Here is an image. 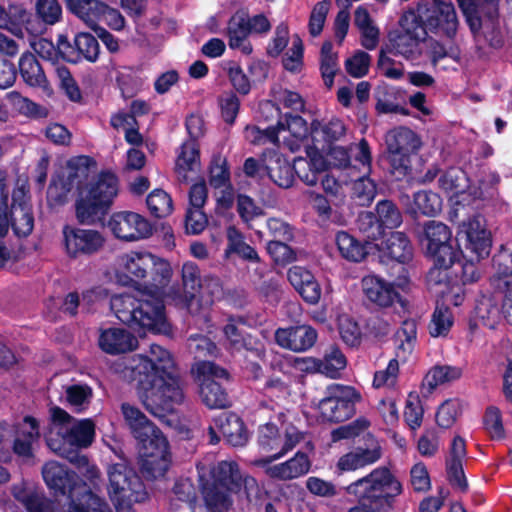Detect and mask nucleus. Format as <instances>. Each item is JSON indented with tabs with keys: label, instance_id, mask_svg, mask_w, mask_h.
Masks as SVG:
<instances>
[{
	"label": "nucleus",
	"instance_id": "nucleus-41",
	"mask_svg": "<svg viewBox=\"0 0 512 512\" xmlns=\"http://www.w3.org/2000/svg\"><path fill=\"white\" fill-rule=\"evenodd\" d=\"M396 357L405 362L417 343V323L413 319L403 321L396 333Z\"/></svg>",
	"mask_w": 512,
	"mask_h": 512
},
{
	"label": "nucleus",
	"instance_id": "nucleus-63",
	"mask_svg": "<svg viewBox=\"0 0 512 512\" xmlns=\"http://www.w3.org/2000/svg\"><path fill=\"white\" fill-rule=\"evenodd\" d=\"M75 46L79 50V61L86 59L95 62L98 59L100 47L97 39L89 33H79L75 36Z\"/></svg>",
	"mask_w": 512,
	"mask_h": 512
},
{
	"label": "nucleus",
	"instance_id": "nucleus-16",
	"mask_svg": "<svg viewBox=\"0 0 512 512\" xmlns=\"http://www.w3.org/2000/svg\"><path fill=\"white\" fill-rule=\"evenodd\" d=\"M451 239L452 232L444 223L434 220L425 223L421 243L427 255L442 266L452 265L458 258L459 253L453 249Z\"/></svg>",
	"mask_w": 512,
	"mask_h": 512
},
{
	"label": "nucleus",
	"instance_id": "nucleus-52",
	"mask_svg": "<svg viewBox=\"0 0 512 512\" xmlns=\"http://www.w3.org/2000/svg\"><path fill=\"white\" fill-rule=\"evenodd\" d=\"M27 19L26 9L11 0H0V28L9 29Z\"/></svg>",
	"mask_w": 512,
	"mask_h": 512
},
{
	"label": "nucleus",
	"instance_id": "nucleus-24",
	"mask_svg": "<svg viewBox=\"0 0 512 512\" xmlns=\"http://www.w3.org/2000/svg\"><path fill=\"white\" fill-rule=\"evenodd\" d=\"M458 236L460 241H464L465 248L474 254L477 260L489 255L491 248L490 233L485 228L481 217L475 216L463 222Z\"/></svg>",
	"mask_w": 512,
	"mask_h": 512
},
{
	"label": "nucleus",
	"instance_id": "nucleus-28",
	"mask_svg": "<svg viewBox=\"0 0 512 512\" xmlns=\"http://www.w3.org/2000/svg\"><path fill=\"white\" fill-rule=\"evenodd\" d=\"M280 136V147H286L291 152L300 148V143L308 134L306 121L299 115L286 114L275 126Z\"/></svg>",
	"mask_w": 512,
	"mask_h": 512
},
{
	"label": "nucleus",
	"instance_id": "nucleus-39",
	"mask_svg": "<svg viewBox=\"0 0 512 512\" xmlns=\"http://www.w3.org/2000/svg\"><path fill=\"white\" fill-rule=\"evenodd\" d=\"M248 29L244 23V15L236 14L231 17L227 26L228 44L231 49H238L243 54L252 53V45L248 40Z\"/></svg>",
	"mask_w": 512,
	"mask_h": 512
},
{
	"label": "nucleus",
	"instance_id": "nucleus-33",
	"mask_svg": "<svg viewBox=\"0 0 512 512\" xmlns=\"http://www.w3.org/2000/svg\"><path fill=\"white\" fill-rule=\"evenodd\" d=\"M280 417L283 418L280 427L283 438L282 446L278 452L273 453L267 457L256 459L254 461L256 466H265L277 459H280L289 451L294 449L297 444L305 440V433L288 421L289 415L281 414Z\"/></svg>",
	"mask_w": 512,
	"mask_h": 512
},
{
	"label": "nucleus",
	"instance_id": "nucleus-30",
	"mask_svg": "<svg viewBox=\"0 0 512 512\" xmlns=\"http://www.w3.org/2000/svg\"><path fill=\"white\" fill-rule=\"evenodd\" d=\"M311 462L309 457L304 452H297L289 460L275 464L265 465L266 474L277 480H292L307 474L310 470Z\"/></svg>",
	"mask_w": 512,
	"mask_h": 512
},
{
	"label": "nucleus",
	"instance_id": "nucleus-64",
	"mask_svg": "<svg viewBox=\"0 0 512 512\" xmlns=\"http://www.w3.org/2000/svg\"><path fill=\"white\" fill-rule=\"evenodd\" d=\"M222 295V287L217 277L204 276L201 286L197 292L202 305L209 307L216 299Z\"/></svg>",
	"mask_w": 512,
	"mask_h": 512
},
{
	"label": "nucleus",
	"instance_id": "nucleus-15",
	"mask_svg": "<svg viewBox=\"0 0 512 512\" xmlns=\"http://www.w3.org/2000/svg\"><path fill=\"white\" fill-rule=\"evenodd\" d=\"M457 3L475 36H486L498 27L499 0H457Z\"/></svg>",
	"mask_w": 512,
	"mask_h": 512
},
{
	"label": "nucleus",
	"instance_id": "nucleus-20",
	"mask_svg": "<svg viewBox=\"0 0 512 512\" xmlns=\"http://www.w3.org/2000/svg\"><path fill=\"white\" fill-rule=\"evenodd\" d=\"M42 475L47 486L55 493L68 495L69 503H72L73 496L82 497L84 493H93L85 483H80L76 475L71 473L64 465L56 462H47L42 469Z\"/></svg>",
	"mask_w": 512,
	"mask_h": 512
},
{
	"label": "nucleus",
	"instance_id": "nucleus-44",
	"mask_svg": "<svg viewBox=\"0 0 512 512\" xmlns=\"http://www.w3.org/2000/svg\"><path fill=\"white\" fill-rule=\"evenodd\" d=\"M335 241L340 255L350 262H360L368 254L366 245L348 232H338Z\"/></svg>",
	"mask_w": 512,
	"mask_h": 512
},
{
	"label": "nucleus",
	"instance_id": "nucleus-7",
	"mask_svg": "<svg viewBox=\"0 0 512 512\" xmlns=\"http://www.w3.org/2000/svg\"><path fill=\"white\" fill-rule=\"evenodd\" d=\"M349 495L359 501L391 504L403 494L404 487L387 466H379L346 487Z\"/></svg>",
	"mask_w": 512,
	"mask_h": 512
},
{
	"label": "nucleus",
	"instance_id": "nucleus-36",
	"mask_svg": "<svg viewBox=\"0 0 512 512\" xmlns=\"http://www.w3.org/2000/svg\"><path fill=\"white\" fill-rule=\"evenodd\" d=\"M381 251L384 257L401 264L408 263L413 257V247L403 232L391 233L382 243Z\"/></svg>",
	"mask_w": 512,
	"mask_h": 512
},
{
	"label": "nucleus",
	"instance_id": "nucleus-59",
	"mask_svg": "<svg viewBox=\"0 0 512 512\" xmlns=\"http://www.w3.org/2000/svg\"><path fill=\"white\" fill-rule=\"evenodd\" d=\"M332 48V44L326 42L321 49V73L327 87L333 85L334 76L339 70L337 54L332 51Z\"/></svg>",
	"mask_w": 512,
	"mask_h": 512
},
{
	"label": "nucleus",
	"instance_id": "nucleus-25",
	"mask_svg": "<svg viewBox=\"0 0 512 512\" xmlns=\"http://www.w3.org/2000/svg\"><path fill=\"white\" fill-rule=\"evenodd\" d=\"M203 277L200 275V270L197 264L193 262H186L182 266V283L184 287V295L177 293L167 292V286L164 288V296L162 297L163 303L171 301L175 305L185 306L191 313H194L193 299L197 297V292L201 286Z\"/></svg>",
	"mask_w": 512,
	"mask_h": 512
},
{
	"label": "nucleus",
	"instance_id": "nucleus-27",
	"mask_svg": "<svg viewBox=\"0 0 512 512\" xmlns=\"http://www.w3.org/2000/svg\"><path fill=\"white\" fill-rule=\"evenodd\" d=\"M98 345L103 352L118 355L135 350L138 347V340L126 329L109 327L100 330Z\"/></svg>",
	"mask_w": 512,
	"mask_h": 512
},
{
	"label": "nucleus",
	"instance_id": "nucleus-54",
	"mask_svg": "<svg viewBox=\"0 0 512 512\" xmlns=\"http://www.w3.org/2000/svg\"><path fill=\"white\" fill-rule=\"evenodd\" d=\"M281 429L272 423H267L259 428L258 444L262 452L276 453L282 446Z\"/></svg>",
	"mask_w": 512,
	"mask_h": 512
},
{
	"label": "nucleus",
	"instance_id": "nucleus-61",
	"mask_svg": "<svg viewBox=\"0 0 512 512\" xmlns=\"http://www.w3.org/2000/svg\"><path fill=\"white\" fill-rule=\"evenodd\" d=\"M353 196L361 206H368L376 196V184L368 177V174H362L353 183Z\"/></svg>",
	"mask_w": 512,
	"mask_h": 512
},
{
	"label": "nucleus",
	"instance_id": "nucleus-29",
	"mask_svg": "<svg viewBox=\"0 0 512 512\" xmlns=\"http://www.w3.org/2000/svg\"><path fill=\"white\" fill-rule=\"evenodd\" d=\"M12 495L27 512H59L54 502L47 499L30 484L24 482L14 484Z\"/></svg>",
	"mask_w": 512,
	"mask_h": 512
},
{
	"label": "nucleus",
	"instance_id": "nucleus-56",
	"mask_svg": "<svg viewBox=\"0 0 512 512\" xmlns=\"http://www.w3.org/2000/svg\"><path fill=\"white\" fill-rule=\"evenodd\" d=\"M376 215L378 223L381 225V230H383V228H397L402 223L400 210L389 200H382L377 203Z\"/></svg>",
	"mask_w": 512,
	"mask_h": 512
},
{
	"label": "nucleus",
	"instance_id": "nucleus-55",
	"mask_svg": "<svg viewBox=\"0 0 512 512\" xmlns=\"http://www.w3.org/2000/svg\"><path fill=\"white\" fill-rule=\"evenodd\" d=\"M475 317L482 325L494 328L500 317V310L495 300L486 296L478 300L475 307Z\"/></svg>",
	"mask_w": 512,
	"mask_h": 512
},
{
	"label": "nucleus",
	"instance_id": "nucleus-18",
	"mask_svg": "<svg viewBox=\"0 0 512 512\" xmlns=\"http://www.w3.org/2000/svg\"><path fill=\"white\" fill-rule=\"evenodd\" d=\"M14 433L13 451L21 457H31L34 445L40 438V428L38 421L26 416L13 429L6 422H0V447L10 439Z\"/></svg>",
	"mask_w": 512,
	"mask_h": 512
},
{
	"label": "nucleus",
	"instance_id": "nucleus-31",
	"mask_svg": "<svg viewBox=\"0 0 512 512\" xmlns=\"http://www.w3.org/2000/svg\"><path fill=\"white\" fill-rule=\"evenodd\" d=\"M288 280L307 303H318L321 288L310 271L301 266H293L288 270Z\"/></svg>",
	"mask_w": 512,
	"mask_h": 512
},
{
	"label": "nucleus",
	"instance_id": "nucleus-57",
	"mask_svg": "<svg viewBox=\"0 0 512 512\" xmlns=\"http://www.w3.org/2000/svg\"><path fill=\"white\" fill-rule=\"evenodd\" d=\"M147 207L152 215L163 218L173 211L171 196L162 189L153 190L146 199Z\"/></svg>",
	"mask_w": 512,
	"mask_h": 512
},
{
	"label": "nucleus",
	"instance_id": "nucleus-43",
	"mask_svg": "<svg viewBox=\"0 0 512 512\" xmlns=\"http://www.w3.org/2000/svg\"><path fill=\"white\" fill-rule=\"evenodd\" d=\"M19 70L27 85L40 88L46 86L47 79L43 68L33 54L29 52L22 54L19 60Z\"/></svg>",
	"mask_w": 512,
	"mask_h": 512
},
{
	"label": "nucleus",
	"instance_id": "nucleus-8",
	"mask_svg": "<svg viewBox=\"0 0 512 512\" xmlns=\"http://www.w3.org/2000/svg\"><path fill=\"white\" fill-rule=\"evenodd\" d=\"M109 496L118 512H122L134 503L147 499L146 488L136 472L121 459L108 469Z\"/></svg>",
	"mask_w": 512,
	"mask_h": 512
},
{
	"label": "nucleus",
	"instance_id": "nucleus-50",
	"mask_svg": "<svg viewBox=\"0 0 512 512\" xmlns=\"http://www.w3.org/2000/svg\"><path fill=\"white\" fill-rule=\"evenodd\" d=\"M371 151L365 139L353 144L349 148V169L357 170L362 174H369L371 171Z\"/></svg>",
	"mask_w": 512,
	"mask_h": 512
},
{
	"label": "nucleus",
	"instance_id": "nucleus-3",
	"mask_svg": "<svg viewBox=\"0 0 512 512\" xmlns=\"http://www.w3.org/2000/svg\"><path fill=\"white\" fill-rule=\"evenodd\" d=\"M90 158L79 157L69 162L67 182L53 180L49 185L48 198L63 203L73 185H77L76 216L81 223L93 224L100 220L110 208L118 194V179L112 172H102L88 181Z\"/></svg>",
	"mask_w": 512,
	"mask_h": 512
},
{
	"label": "nucleus",
	"instance_id": "nucleus-48",
	"mask_svg": "<svg viewBox=\"0 0 512 512\" xmlns=\"http://www.w3.org/2000/svg\"><path fill=\"white\" fill-rule=\"evenodd\" d=\"M65 399L68 405L76 412L87 409L93 397V390L87 384L76 383L64 388Z\"/></svg>",
	"mask_w": 512,
	"mask_h": 512
},
{
	"label": "nucleus",
	"instance_id": "nucleus-46",
	"mask_svg": "<svg viewBox=\"0 0 512 512\" xmlns=\"http://www.w3.org/2000/svg\"><path fill=\"white\" fill-rule=\"evenodd\" d=\"M319 365L321 374L335 379L346 368L347 359L338 347L331 346L325 351L323 358H319Z\"/></svg>",
	"mask_w": 512,
	"mask_h": 512
},
{
	"label": "nucleus",
	"instance_id": "nucleus-10",
	"mask_svg": "<svg viewBox=\"0 0 512 512\" xmlns=\"http://www.w3.org/2000/svg\"><path fill=\"white\" fill-rule=\"evenodd\" d=\"M399 25L400 32L391 39L392 53L413 61L421 55V43L427 37L426 27L415 10L404 12Z\"/></svg>",
	"mask_w": 512,
	"mask_h": 512
},
{
	"label": "nucleus",
	"instance_id": "nucleus-19",
	"mask_svg": "<svg viewBox=\"0 0 512 512\" xmlns=\"http://www.w3.org/2000/svg\"><path fill=\"white\" fill-rule=\"evenodd\" d=\"M107 227L115 238L125 242L146 239L153 231L151 223L144 216L132 211L113 213Z\"/></svg>",
	"mask_w": 512,
	"mask_h": 512
},
{
	"label": "nucleus",
	"instance_id": "nucleus-40",
	"mask_svg": "<svg viewBox=\"0 0 512 512\" xmlns=\"http://www.w3.org/2000/svg\"><path fill=\"white\" fill-rule=\"evenodd\" d=\"M269 178L279 187L288 188L294 180L295 169L289 161L282 156L275 154L271 156L265 166Z\"/></svg>",
	"mask_w": 512,
	"mask_h": 512
},
{
	"label": "nucleus",
	"instance_id": "nucleus-6",
	"mask_svg": "<svg viewBox=\"0 0 512 512\" xmlns=\"http://www.w3.org/2000/svg\"><path fill=\"white\" fill-rule=\"evenodd\" d=\"M197 472L207 509L210 512H228L233 504L231 493L243 482L238 465L233 461H221L211 468L200 462Z\"/></svg>",
	"mask_w": 512,
	"mask_h": 512
},
{
	"label": "nucleus",
	"instance_id": "nucleus-13",
	"mask_svg": "<svg viewBox=\"0 0 512 512\" xmlns=\"http://www.w3.org/2000/svg\"><path fill=\"white\" fill-rule=\"evenodd\" d=\"M385 142L392 172L397 173L398 177L406 175L410 167L411 155L415 154L421 146L419 137L412 130L399 127L386 134Z\"/></svg>",
	"mask_w": 512,
	"mask_h": 512
},
{
	"label": "nucleus",
	"instance_id": "nucleus-47",
	"mask_svg": "<svg viewBox=\"0 0 512 512\" xmlns=\"http://www.w3.org/2000/svg\"><path fill=\"white\" fill-rule=\"evenodd\" d=\"M226 235L228 245L225 254L227 257L230 254L235 253L241 258L251 262H257L259 260L255 249L244 241V236L238 229H236L234 226H229L227 228Z\"/></svg>",
	"mask_w": 512,
	"mask_h": 512
},
{
	"label": "nucleus",
	"instance_id": "nucleus-1",
	"mask_svg": "<svg viewBox=\"0 0 512 512\" xmlns=\"http://www.w3.org/2000/svg\"><path fill=\"white\" fill-rule=\"evenodd\" d=\"M115 272L123 285L138 283L148 275L153 280L149 288L135 294L114 295L110 299V307L115 316L135 330L168 334L170 326L162 297L172 275L170 264L150 252L133 250L116 258Z\"/></svg>",
	"mask_w": 512,
	"mask_h": 512
},
{
	"label": "nucleus",
	"instance_id": "nucleus-14",
	"mask_svg": "<svg viewBox=\"0 0 512 512\" xmlns=\"http://www.w3.org/2000/svg\"><path fill=\"white\" fill-rule=\"evenodd\" d=\"M200 386L202 402L211 409L225 408L229 401L226 391L216 379H226V370L210 361L196 362L192 368Z\"/></svg>",
	"mask_w": 512,
	"mask_h": 512
},
{
	"label": "nucleus",
	"instance_id": "nucleus-26",
	"mask_svg": "<svg viewBox=\"0 0 512 512\" xmlns=\"http://www.w3.org/2000/svg\"><path fill=\"white\" fill-rule=\"evenodd\" d=\"M317 340V332L308 325L278 328L275 331V342L282 348L294 352L310 349Z\"/></svg>",
	"mask_w": 512,
	"mask_h": 512
},
{
	"label": "nucleus",
	"instance_id": "nucleus-51",
	"mask_svg": "<svg viewBox=\"0 0 512 512\" xmlns=\"http://www.w3.org/2000/svg\"><path fill=\"white\" fill-rule=\"evenodd\" d=\"M67 512H112L104 499L95 493H84L82 497L73 496L72 503L67 507Z\"/></svg>",
	"mask_w": 512,
	"mask_h": 512
},
{
	"label": "nucleus",
	"instance_id": "nucleus-60",
	"mask_svg": "<svg viewBox=\"0 0 512 512\" xmlns=\"http://www.w3.org/2000/svg\"><path fill=\"white\" fill-rule=\"evenodd\" d=\"M241 326V321L230 319L223 328L225 338L233 350L249 349L252 344L251 338L245 335Z\"/></svg>",
	"mask_w": 512,
	"mask_h": 512
},
{
	"label": "nucleus",
	"instance_id": "nucleus-49",
	"mask_svg": "<svg viewBox=\"0 0 512 512\" xmlns=\"http://www.w3.org/2000/svg\"><path fill=\"white\" fill-rule=\"evenodd\" d=\"M453 323L451 310L447 306L437 305L428 325L430 336L434 338L447 336Z\"/></svg>",
	"mask_w": 512,
	"mask_h": 512
},
{
	"label": "nucleus",
	"instance_id": "nucleus-53",
	"mask_svg": "<svg viewBox=\"0 0 512 512\" xmlns=\"http://www.w3.org/2000/svg\"><path fill=\"white\" fill-rule=\"evenodd\" d=\"M346 128L339 119H332L327 123L314 121L311 127V133L314 140L318 141L321 137L326 142L339 140L344 136Z\"/></svg>",
	"mask_w": 512,
	"mask_h": 512
},
{
	"label": "nucleus",
	"instance_id": "nucleus-9",
	"mask_svg": "<svg viewBox=\"0 0 512 512\" xmlns=\"http://www.w3.org/2000/svg\"><path fill=\"white\" fill-rule=\"evenodd\" d=\"M28 186L25 181H18L12 192V203L8 206V189L0 186V203L5 207L4 214L14 234L21 238L27 237L34 227L32 206L29 202Z\"/></svg>",
	"mask_w": 512,
	"mask_h": 512
},
{
	"label": "nucleus",
	"instance_id": "nucleus-45",
	"mask_svg": "<svg viewBox=\"0 0 512 512\" xmlns=\"http://www.w3.org/2000/svg\"><path fill=\"white\" fill-rule=\"evenodd\" d=\"M442 209L441 197L428 190H421L413 195V204L410 207V212L417 215L435 216Z\"/></svg>",
	"mask_w": 512,
	"mask_h": 512
},
{
	"label": "nucleus",
	"instance_id": "nucleus-5",
	"mask_svg": "<svg viewBox=\"0 0 512 512\" xmlns=\"http://www.w3.org/2000/svg\"><path fill=\"white\" fill-rule=\"evenodd\" d=\"M121 412L131 434L138 441L143 475L151 479L163 477L171 461L166 437L136 406L123 403Z\"/></svg>",
	"mask_w": 512,
	"mask_h": 512
},
{
	"label": "nucleus",
	"instance_id": "nucleus-34",
	"mask_svg": "<svg viewBox=\"0 0 512 512\" xmlns=\"http://www.w3.org/2000/svg\"><path fill=\"white\" fill-rule=\"evenodd\" d=\"M200 168V151L197 141H185L177 154L175 172L182 182L190 179V173H196Z\"/></svg>",
	"mask_w": 512,
	"mask_h": 512
},
{
	"label": "nucleus",
	"instance_id": "nucleus-58",
	"mask_svg": "<svg viewBox=\"0 0 512 512\" xmlns=\"http://www.w3.org/2000/svg\"><path fill=\"white\" fill-rule=\"evenodd\" d=\"M6 99L15 111L24 116L43 117L46 115V111L43 107L16 91L7 93Z\"/></svg>",
	"mask_w": 512,
	"mask_h": 512
},
{
	"label": "nucleus",
	"instance_id": "nucleus-12",
	"mask_svg": "<svg viewBox=\"0 0 512 512\" xmlns=\"http://www.w3.org/2000/svg\"><path fill=\"white\" fill-rule=\"evenodd\" d=\"M360 394L351 386L331 384L325 390V396L318 403L323 421L342 422L355 413V404Z\"/></svg>",
	"mask_w": 512,
	"mask_h": 512
},
{
	"label": "nucleus",
	"instance_id": "nucleus-2",
	"mask_svg": "<svg viewBox=\"0 0 512 512\" xmlns=\"http://www.w3.org/2000/svg\"><path fill=\"white\" fill-rule=\"evenodd\" d=\"M128 368L138 382L143 405L155 417H165L183 404L184 383L168 350L152 344L149 355L133 356Z\"/></svg>",
	"mask_w": 512,
	"mask_h": 512
},
{
	"label": "nucleus",
	"instance_id": "nucleus-4",
	"mask_svg": "<svg viewBox=\"0 0 512 512\" xmlns=\"http://www.w3.org/2000/svg\"><path fill=\"white\" fill-rule=\"evenodd\" d=\"M50 424L45 439L47 446L56 454L68 458L85 477L94 483L99 477V470L90 464L85 455H80L73 448H86L94 440L95 424L91 419H75L60 407L49 410Z\"/></svg>",
	"mask_w": 512,
	"mask_h": 512
},
{
	"label": "nucleus",
	"instance_id": "nucleus-23",
	"mask_svg": "<svg viewBox=\"0 0 512 512\" xmlns=\"http://www.w3.org/2000/svg\"><path fill=\"white\" fill-rule=\"evenodd\" d=\"M424 26L426 31L452 38L457 31L458 19L451 2L433 0L426 9Z\"/></svg>",
	"mask_w": 512,
	"mask_h": 512
},
{
	"label": "nucleus",
	"instance_id": "nucleus-22",
	"mask_svg": "<svg viewBox=\"0 0 512 512\" xmlns=\"http://www.w3.org/2000/svg\"><path fill=\"white\" fill-rule=\"evenodd\" d=\"M62 233L66 253L73 258L94 254L104 244V238L97 230L66 225Z\"/></svg>",
	"mask_w": 512,
	"mask_h": 512
},
{
	"label": "nucleus",
	"instance_id": "nucleus-37",
	"mask_svg": "<svg viewBox=\"0 0 512 512\" xmlns=\"http://www.w3.org/2000/svg\"><path fill=\"white\" fill-rule=\"evenodd\" d=\"M495 274L492 278L494 287L503 292L512 290V249L507 244L494 256Z\"/></svg>",
	"mask_w": 512,
	"mask_h": 512
},
{
	"label": "nucleus",
	"instance_id": "nucleus-35",
	"mask_svg": "<svg viewBox=\"0 0 512 512\" xmlns=\"http://www.w3.org/2000/svg\"><path fill=\"white\" fill-rule=\"evenodd\" d=\"M466 457L465 442L461 437H455L452 441L450 454L447 459V474L451 484L461 491L467 489V481L463 472V461Z\"/></svg>",
	"mask_w": 512,
	"mask_h": 512
},
{
	"label": "nucleus",
	"instance_id": "nucleus-21",
	"mask_svg": "<svg viewBox=\"0 0 512 512\" xmlns=\"http://www.w3.org/2000/svg\"><path fill=\"white\" fill-rule=\"evenodd\" d=\"M382 454L380 442L373 436H368L362 443L339 457L336 469L340 473L363 469L378 462Z\"/></svg>",
	"mask_w": 512,
	"mask_h": 512
},
{
	"label": "nucleus",
	"instance_id": "nucleus-32",
	"mask_svg": "<svg viewBox=\"0 0 512 512\" xmlns=\"http://www.w3.org/2000/svg\"><path fill=\"white\" fill-rule=\"evenodd\" d=\"M214 423L230 445L240 447L247 443L248 432L241 418L235 413L223 412L215 418Z\"/></svg>",
	"mask_w": 512,
	"mask_h": 512
},
{
	"label": "nucleus",
	"instance_id": "nucleus-11",
	"mask_svg": "<svg viewBox=\"0 0 512 512\" xmlns=\"http://www.w3.org/2000/svg\"><path fill=\"white\" fill-rule=\"evenodd\" d=\"M408 288V279L400 277L396 281H388L378 275H366L361 280V289L366 299L380 308H391L399 305L402 309L408 306L407 300L401 295Z\"/></svg>",
	"mask_w": 512,
	"mask_h": 512
},
{
	"label": "nucleus",
	"instance_id": "nucleus-62",
	"mask_svg": "<svg viewBox=\"0 0 512 512\" xmlns=\"http://www.w3.org/2000/svg\"><path fill=\"white\" fill-rule=\"evenodd\" d=\"M303 42L298 35L292 36L291 47L284 54L282 63L287 71L297 73L303 65Z\"/></svg>",
	"mask_w": 512,
	"mask_h": 512
},
{
	"label": "nucleus",
	"instance_id": "nucleus-17",
	"mask_svg": "<svg viewBox=\"0 0 512 512\" xmlns=\"http://www.w3.org/2000/svg\"><path fill=\"white\" fill-rule=\"evenodd\" d=\"M438 183L454 205L470 206L484 194L481 187H471L465 172L456 167L446 170L439 177Z\"/></svg>",
	"mask_w": 512,
	"mask_h": 512
},
{
	"label": "nucleus",
	"instance_id": "nucleus-42",
	"mask_svg": "<svg viewBox=\"0 0 512 512\" xmlns=\"http://www.w3.org/2000/svg\"><path fill=\"white\" fill-rule=\"evenodd\" d=\"M462 369L451 365H436L426 374L422 389L431 393L436 387L459 379Z\"/></svg>",
	"mask_w": 512,
	"mask_h": 512
},
{
	"label": "nucleus",
	"instance_id": "nucleus-38",
	"mask_svg": "<svg viewBox=\"0 0 512 512\" xmlns=\"http://www.w3.org/2000/svg\"><path fill=\"white\" fill-rule=\"evenodd\" d=\"M67 8L85 22L90 28L97 31L104 3L99 0H68Z\"/></svg>",
	"mask_w": 512,
	"mask_h": 512
}]
</instances>
